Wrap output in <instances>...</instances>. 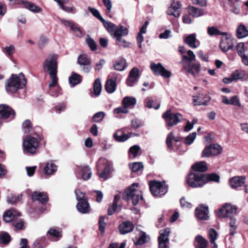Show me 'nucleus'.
Returning a JSON list of instances; mask_svg holds the SVG:
<instances>
[{"mask_svg": "<svg viewBox=\"0 0 248 248\" xmlns=\"http://www.w3.org/2000/svg\"><path fill=\"white\" fill-rule=\"evenodd\" d=\"M11 239V236L7 232H0V243L6 245L10 242Z\"/></svg>", "mask_w": 248, "mask_h": 248, "instance_id": "8fccbe9b", "label": "nucleus"}, {"mask_svg": "<svg viewBox=\"0 0 248 248\" xmlns=\"http://www.w3.org/2000/svg\"><path fill=\"white\" fill-rule=\"evenodd\" d=\"M86 42L92 50H96L97 46L93 39L88 36L86 38Z\"/></svg>", "mask_w": 248, "mask_h": 248, "instance_id": "4d7b16f0", "label": "nucleus"}, {"mask_svg": "<svg viewBox=\"0 0 248 248\" xmlns=\"http://www.w3.org/2000/svg\"><path fill=\"white\" fill-rule=\"evenodd\" d=\"M209 211L207 206L200 205L195 209L196 217L200 220H207L209 218Z\"/></svg>", "mask_w": 248, "mask_h": 248, "instance_id": "f3484780", "label": "nucleus"}, {"mask_svg": "<svg viewBox=\"0 0 248 248\" xmlns=\"http://www.w3.org/2000/svg\"><path fill=\"white\" fill-rule=\"evenodd\" d=\"M181 4L178 0H172L171 5L169 7L167 13L169 15L173 16L175 17H178L180 15V12L179 9L180 8Z\"/></svg>", "mask_w": 248, "mask_h": 248, "instance_id": "6ab92c4d", "label": "nucleus"}, {"mask_svg": "<svg viewBox=\"0 0 248 248\" xmlns=\"http://www.w3.org/2000/svg\"><path fill=\"white\" fill-rule=\"evenodd\" d=\"M16 212L13 209H10L6 212L3 215V219L4 221L7 223L10 222L12 221L14 217Z\"/></svg>", "mask_w": 248, "mask_h": 248, "instance_id": "ea45409f", "label": "nucleus"}, {"mask_svg": "<svg viewBox=\"0 0 248 248\" xmlns=\"http://www.w3.org/2000/svg\"><path fill=\"white\" fill-rule=\"evenodd\" d=\"M140 150V146L137 145H135L131 147L129 150V156L132 155H133V157L135 158L138 155Z\"/></svg>", "mask_w": 248, "mask_h": 248, "instance_id": "680f3d73", "label": "nucleus"}, {"mask_svg": "<svg viewBox=\"0 0 248 248\" xmlns=\"http://www.w3.org/2000/svg\"><path fill=\"white\" fill-rule=\"evenodd\" d=\"M13 225L17 230H21L25 229L24 221L21 219L14 221L13 222Z\"/></svg>", "mask_w": 248, "mask_h": 248, "instance_id": "0e129e2a", "label": "nucleus"}, {"mask_svg": "<svg viewBox=\"0 0 248 248\" xmlns=\"http://www.w3.org/2000/svg\"><path fill=\"white\" fill-rule=\"evenodd\" d=\"M193 101L194 105H207L211 100L210 97L207 94L199 93L193 96Z\"/></svg>", "mask_w": 248, "mask_h": 248, "instance_id": "412c9836", "label": "nucleus"}, {"mask_svg": "<svg viewBox=\"0 0 248 248\" xmlns=\"http://www.w3.org/2000/svg\"><path fill=\"white\" fill-rule=\"evenodd\" d=\"M23 145L25 150L28 153L34 154L38 147L39 142L35 138L28 136L23 140Z\"/></svg>", "mask_w": 248, "mask_h": 248, "instance_id": "9d476101", "label": "nucleus"}, {"mask_svg": "<svg viewBox=\"0 0 248 248\" xmlns=\"http://www.w3.org/2000/svg\"><path fill=\"white\" fill-rule=\"evenodd\" d=\"M136 103V99L132 97H125L123 101V105L126 108L133 107Z\"/></svg>", "mask_w": 248, "mask_h": 248, "instance_id": "58836bf2", "label": "nucleus"}, {"mask_svg": "<svg viewBox=\"0 0 248 248\" xmlns=\"http://www.w3.org/2000/svg\"><path fill=\"white\" fill-rule=\"evenodd\" d=\"M27 81L22 73L18 75H12L11 78L5 82V89L8 93H14L18 89L23 88Z\"/></svg>", "mask_w": 248, "mask_h": 248, "instance_id": "f257e3e1", "label": "nucleus"}, {"mask_svg": "<svg viewBox=\"0 0 248 248\" xmlns=\"http://www.w3.org/2000/svg\"><path fill=\"white\" fill-rule=\"evenodd\" d=\"M116 78L108 79L106 83L105 89L109 93H113L116 90Z\"/></svg>", "mask_w": 248, "mask_h": 248, "instance_id": "7c9ffc66", "label": "nucleus"}, {"mask_svg": "<svg viewBox=\"0 0 248 248\" xmlns=\"http://www.w3.org/2000/svg\"><path fill=\"white\" fill-rule=\"evenodd\" d=\"M138 186L137 183H133L123 194V198L124 200L126 201L131 200L134 205H136L140 200H142L143 198L141 191L136 189Z\"/></svg>", "mask_w": 248, "mask_h": 248, "instance_id": "f03ea898", "label": "nucleus"}, {"mask_svg": "<svg viewBox=\"0 0 248 248\" xmlns=\"http://www.w3.org/2000/svg\"><path fill=\"white\" fill-rule=\"evenodd\" d=\"M209 238L211 243L214 244V247L217 248V245L215 244V241L217 238V231L213 229H210L208 232Z\"/></svg>", "mask_w": 248, "mask_h": 248, "instance_id": "a18cd8bd", "label": "nucleus"}, {"mask_svg": "<svg viewBox=\"0 0 248 248\" xmlns=\"http://www.w3.org/2000/svg\"><path fill=\"white\" fill-rule=\"evenodd\" d=\"M105 116V113L103 111H100L94 114L92 120L93 122L98 123L101 122Z\"/></svg>", "mask_w": 248, "mask_h": 248, "instance_id": "864d4df0", "label": "nucleus"}, {"mask_svg": "<svg viewBox=\"0 0 248 248\" xmlns=\"http://www.w3.org/2000/svg\"><path fill=\"white\" fill-rule=\"evenodd\" d=\"M117 45L120 47H128L130 45V43L126 42V40L122 38L120 39L116 40Z\"/></svg>", "mask_w": 248, "mask_h": 248, "instance_id": "69168bd1", "label": "nucleus"}, {"mask_svg": "<svg viewBox=\"0 0 248 248\" xmlns=\"http://www.w3.org/2000/svg\"><path fill=\"white\" fill-rule=\"evenodd\" d=\"M150 189L153 195L155 197H161L164 195L168 191L167 186L164 183L151 181L150 184Z\"/></svg>", "mask_w": 248, "mask_h": 248, "instance_id": "423d86ee", "label": "nucleus"}, {"mask_svg": "<svg viewBox=\"0 0 248 248\" xmlns=\"http://www.w3.org/2000/svg\"><path fill=\"white\" fill-rule=\"evenodd\" d=\"M170 229L166 228L160 231V236L158 237L159 248H167L169 242V236L170 233Z\"/></svg>", "mask_w": 248, "mask_h": 248, "instance_id": "4468645a", "label": "nucleus"}, {"mask_svg": "<svg viewBox=\"0 0 248 248\" xmlns=\"http://www.w3.org/2000/svg\"><path fill=\"white\" fill-rule=\"evenodd\" d=\"M192 168L195 172H204L207 170L206 163L204 161L196 163L192 166Z\"/></svg>", "mask_w": 248, "mask_h": 248, "instance_id": "2f4dec72", "label": "nucleus"}, {"mask_svg": "<svg viewBox=\"0 0 248 248\" xmlns=\"http://www.w3.org/2000/svg\"><path fill=\"white\" fill-rule=\"evenodd\" d=\"M150 68L153 73L156 76H161L164 78H170L171 76V73L166 69L160 63H155L151 62Z\"/></svg>", "mask_w": 248, "mask_h": 248, "instance_id": "1a4fd4ad", "label": "nucleus"}, {"mask_svg": "<svg viewBox=\"0 0 248 248\" xmlns=\"http://www.w3.org/2000/svg\"><path fill=\"white\" fill-rule=\"evenodd\" d=\"M248 36V30L244 25H240L236 30V36L238 38H243Z\"/></svg>", "mask_w": 248, "mask_h": 248, "instance_id": "f704fd0d", "label": "nucleus"}, {"mask_svg": "<svg viewBox=\"0 0 248 248\" xmlns=\"http://www.w3.org/2000/svg\"><path fill=\"white\" fill-rule=\"evenodd\" d=\"M57 73H49L51 81L49 83V94L54 97H57L59 95L61 94V89L57 86L58 78L57 77Z\"/></svg>", "mask_w": 248, "mask_h": 248, "instance_id": "6e6552de", "label": "nucleus"}, {"mask_svg": "<svg viewBox=\"0 0 248 248\" xmlns=\"http://www.w3.org/2000/svg\"><path fill=\"white\" fill-rule=\"evenodd\" d=\"M208 242L201 235H198L196 237L194 241V246L196 248H206Z\"/></svg>", "mask_w": 248, "mask_h": 248, "instance_id": "c85d7f7f", "label": "nucleus"}, {"mask_svg": "<svg viewBox=\"0 0 248 248\" xmlns=\"http://www.w3.org/2000/svg\"><path fill=\"white\" fill-rule=\"evenodd\" d=\"M237 208L231 203H226L218 210L217 217L218 218L233 217L236 214Z\"/></svg>", "mask_w": 248, "mask_h": 248, "instance_id": "20e7f679", "label": "nucleus"}, {"mask_svg": "<svg viewBox=\"0 0 248 248\" xmlns=\"http://www.w3.org/2000/svg\"><path fill=\"white\" fill-rule=\"evenodd\" d=\"M32 199L33 201H38L42 203H44L47 202L48 198L46 193L34 191L32 195Z\"/></svg>", "mask_w": 248, "mask_h": 248, "instance_id": "393cba45", "label": "nucleus"}, {"mask_svg": "<svg viewBox=\"0 0 248 248\" xmlns=\"http://www.w3.org/2000/svg\"><path fill=\"white\" fill-rule=\"evenodd\" d=\"M128 111L127 108L124 106L123 107L116 108L113 110V112L115 115H118L120 113H127Z\"/></svg>", "mask_w": 248, "mask_h": 248, "instance_id": "338daca9", "label": "nucleus"}, {"mask_svg": "<svg viewBox=\"0 0 248 248\" xmlns=\"http://www.w3.org/2000/svg\"><path fill=\"white\" fill-rule=\"evenodd\" d=\"M207 31V33L209 36L222 35L224 34L223 32H221L216 27L214 26L208 27Z\"/></svg>", "mask_w": 248, "mask_h": 248, "instance_id": "09e8293b", "label": "nucleus"}, {"mask_svg": "<svg viewBox=\"0 0 248 248\" xmlns=\"http://www.w3.org/2000/svg\"><path fill=\"white\" fill-rule=\"evenodd\" d=\"M232 80H237L241 79L245 77V73L244 71H235L232 75Z\"/></svg>", "mask_w": 248, "mask_h": 248, "instance_id": "6e6d98bb", "label": "nucleus"}, {"mask_svg": "<svg viewBox=\"0 0 248 248\" xmlns=\"http://www.w3.org/2000/svg\"><path fill=\"white\" fill-rule=\"evenodd\" d=\"M204 185L209 182H218L220 180V177L218 175L215 173L203 174Z\"/></svg>", "mask_w": 248, "mask_h": 248, "instance_id": "cd10ccee", "label": "nucleus"}, {"mask_svg": "<svg viewBox=\"0 0 248 248\" xmlns=\"http://www.w3.org/2000/svg\"><path fill=\"white\" fill-rule=\"evenodd\" d=\"M139 78V70L137 67H134L130 71L126 83L128 86L132 87L136 83Z\"/></svg>", "mask_w": 248, "mask_h": 248, "instance_id": "aec40b11", "label": "nucleus"}, {"mask_svg": "<svg viewBox=\"0 0 248 248\" xmlns=\"http://www.w3.org/2000/svg\"><path fill=\"white\" fill-rule=\"evenodd\" d=\"M102 90V85L99 78H97L93 85V92L96 96H98Z\"/></svg>", "mask_w": 248, "mask_h": 248, "instance_id": "49530a36", "label": "nucleus"}, {"mask_svg": "<svg viewBox=\"0 0 248 248\" xmlns=\"http://www.w3.org/2000/svg\"><path fill=\"white\" fill-rule=\"evenodd\" d=\"M61 23L66 27H69L73 32L74 35L78 37H81L82 36V32L80 29L78 27V24L71 20H66L64 19H60Z\"/></svg>", "mask_w": 248, "mask_h": 248, "instance_id": "f8f14e48", "label": "nucleus"}, {"mask_svg": "<svg viewBox=\"0 0 248 248\" xmlns=\"http://www.w3.org/2000/svg\"><path fill=\"white\" fill-rule=\"evenodd\" d=\"M75 193L76 196L77 200L78 201L81 200H86L85 199V193L81 192L80 189H76L75 191Z\"/></svg>", "mask_w": 248, "mask_h": 248, "instance_id": "774afa93", "label": "nucleus"}, {"mask_svg": "<svg viewBox=\"0 0 248 248\" xmlns=\"http://www.w3.org/2000/svg\"><path fill=\"white\" fill-rule=\"evenodd\" d=\"M128 33V29L123 26H120L117 27L116 30L113 33L112 37L116 40L120 39L122 36H126Z\"/></svg>", "mask_w": 248, "mask_h": 248, "instance_id": "5701e85b", "label": "nucleus"}, {"mask_svg": "<svg viewBox=\"0 0 248 248\" xmlns=\"http://www.w3.org/2000/svg\"><path fill=\"white\" fill-rule=\"evenodd\" d=\"M196 35L194 33L191 34L187 36L185 39V43L187 44L189 47L191 48H197V46L196 45Z\"/></svg>", "mask_w": 248, "mask_h": 248, "instance_id": "e433bc0d", "label": "nucleus"}, {"mask_svg": "<svg viewBox=\"0 0 248 248\" xmlns=\"http://www.w3.org/2000/svg\"><path fill=\"white\" fill-rule=\"evenodd\" d=\"M48 233L51 235L56 238H59L62 236V231L59 229L54 228L50 229Z\"/></svg>", "mask_w": 248, "mask_h": 248, "instance_id": "e2e57ef3", "label": "nucleus"}, {"mask_svg": "<svg viewBox=\"0 0 248 248\" xmlns=\"http://www.w3.org/2000/svg\"><path fill=\"white\" fill-rule=\"evenodd\" d=\"M101 164H104L105 167L100 174V177L104 179H107L111 171V164L106 159L100 158L96 164L97 170L99 169Z\"/></svg>", "mask_w": 248, "mask_h": 248, "instance_id": "ddd939ff", "label": "nucleus"}, {"mask_svg": "<svg viewBox=\"0 0 248 248\" xmlns=\"http://www.w3.org/2000/svg\"><path fill=\"white\" fill-rule=\"evenodd\" d=\"M197 136V133L195 132H192L188 136L186 137L185 143L186 145H190L193 143Z\"/></svg>", "mask_w": 248, "mask_h": 248, "instance_id": "13d9d810", "label": "nucleus"}, {"mask_svg": "<svg viewBox=\"0 0 248 248\" xmlns=\"http://www.w3.org/2000/svg\"><path fill=\"white\" fill-rule=\"evenodd\" d=\"M78 62L85 73L89 72L92 69L91 62L85 55H80L78 56Z\"/></svg>", "mask_w": 248, "mask_h": 248, "instance_id": "2eb2a0df", "label": "nucleus"}, {"mask_svg": "<svg viewBox=\"0 0 248 248\" xmlns=\"http://www.w3.org/2000/svg\"><path fill=\"white\" fill-rule=\"evenodd\" d=\"M77 208L82 214H87L90 212V205L86 200H81L78 202Z\"/></svg>", "mask_w": 248, "mask_h": 248, "instance_id": "b1692460", "label": "nucleus"}, {"mask_svg": "<svg viewBox=\"0 0 248 248\" xmlns=\"http://www.w3.org/2000/svg\"><path fill=\"white\" fill-rule=\"evenodd\" d=\"M186 182L188 185L192 187H199L204 186L202 173L192 172L188 174Z\"/></svg>", "mask_w": 248, "mask_h": 248, "instance_id": "39448f33", "label": "nucleus"}, {"mask_svg": "<svg viewBox=\"0 0 248 248\" xmlns=\"http://www.w3.org/2000/svg\"><path fill=\"white\" fill-rule=\"evenodd\" d=\"M126 61L124 59H122L120 60L116 61L114 64V68L115 70L117 71H123L126 66Z\"/></svg>", "mask_w": 248, "mask_h": 248, "instance_id": "37998d69", "label": "nucleus"}, {"mask_svg": "<svg viewBox=\"0 0 248 248\" xmlns=\"http://www.w3.org/2000/svg\"><path fill=\"white\" fill-rule=\"evenodd\" d=\"M81 81V76L77 74H73L71 77L69 78V83L75 86Z\"/></svg>", "mask_w": 248, "mask_h": 248, "instance_id": "de8ad7c7", "label": "nucleus"}, {"mask_svg": "<svg viewBox=\"0 0 248 248\" xmlns=\"http://www.w3.org/2000/svg\"><path fill=\"white\" fill-rule=\"evenodd\" d=\"M187 55H182V59L180 62L183 65L185 63V62H190L195 60V55L192 50H188L187 51Z\"/></svg>", "mask_w": 248, "mask_h": 248, "instance_id": "c9c22d12", "label": "nucleus"}, {"mask_svg": "<svg viewBox=\"0 0 248 248\" xmlns=\"http://www.w3.org/2000/svg\"><path fill=\"white\" fill-rule=\"evenodd\" d=\"M22 129L25 133H28L32 129L31 122L29 120H26L22 124Z\"/></svg>", "mask_w": 248, "mask_h": 248, "instance_id": "5fc2aeb1", "label": "nucleus"}, {"mask_svg": "<svg viewBox=\"0 0 248 248\" xmlns=\"http://www.w3.org/2000/svg\"><path fill=\"white\" fill-rule=\"evenodd\" d=\"M162 117L165 120L167 125L170 127L176 125L181 121L182 119L181 114L172 113L171 112L170 109L166 111L163 114Z\"/></svg>", "mask_w": 248, "mask_h": 248, "instance_id": "0eeeda50", "label": "nucleus"}, {"mask_svg": "<svg viewBox=\"0 0 248 248\" xmlns=\"http://www.w3.org/2000/svg\"><path fill=\"white\" fill-rule=\"evenodd\" d=\"M246 177L245 176H236L231 178L229 182L230 186L232 188L242 186L246 182Z\"/></svg>", "mask_w": 248, "mask_h": 248, "instance_id": "4be33fe9", "label": "nucleus"}, {"mask_svg": "<svg viewBox=\"0 0 248 248\" xmlns=\"http://www.w3.org/2000/svg\"><path fill=\"white\" fill-rule=\"evenodd\" d=\"M57 167L52 161L46 163L44 169V172L46 175H52L57 170Z\"/></svg>", "mask_w": 248, "mask_h": 248, "instance_id": "bb28decb", "label": "nucleus"}, {"mask_svg": "<svg viewBox=\"0 0 248 248\" xmlns=\"http://www.w3.org/2000/svg\"><path fill=\"white\" fill-rule=\"evenodd\" d=\"M130 168L133 172H139L143 169V165L141 162H135L130 165Z\"/></svg>", "mask_w": 248, "mask_h": 248, "instance_id": "3c124183", "label": "nucleus"}, {"mask_svg": "<svg viewBox=\"0 0 248 248\" xmlns=\"http://www.w3.org/2000/svg\"><path fill=\"white\" fill-rule=\"evenodd\" d=\"M134 228L133 224L130 221H124L119 226L120 233L124 234L131 232Z\"/></svg>", "mask_w": 248, "mask_h": 248, "instance_id": "a878e982", "label": "nucleus"}, {"mask_svg": "<svg viewBox=\"0 0 248 248\" xmlns=\"http://www.w3.org/2000/svg\"><path fill=\"white\" fill-rule=\"evenodd\" d=\"M189 15L194 17L201 16L204 15V10L202 9L198 8L192 6L188 7Z\"/></svg>", "mask_w": 248, "mask_h": 248, "instance_id": "c756f323", "label": "nucleus"}, {"mask_svg": "<svg viewBox=\"0 0 248 248\" xmlns=\"http://www.w3.org/2000/svg\"><path fill=\"white\" fill-rule=\"evenodd\" d=\"M230 105L238 107H241L242 106L238 96L233 95L230 98Z\"/></svg>", "mask_w": 248, "mask_h": 248, "instance_id": "bf43d9fd", "label": "nucleus"}, {"mask_svg": "<svg viewBox=\"0 0 248 248\" xmlns=\"http://www.w3.org/2000/svg\"><path fill=\"white\" fill-rule=\"evenodd\" d=\"M88 10L90 11V12L93 14V15L95 16L96 18L100 20L101 22L104 21V18L102 17V16H101L99 12L97 9L91 7H89Z\"/></svg>", "mask_w": 248, "mask_h": 248, "instance_id": "052dcab7", "label": "nucleus"}, {"mask_svg": "<svg viewBox=\"0 0 248 248\" xmlns=\"http://www.w3.org/2000/svg\"><path fill=\"white\" fill-rule=\"evenodd\" d=\"M58 58L56 54L48 55L43 63L44 70L48 74L57 73Z\"/></svg>", "mask_w": 248, "mask_h": 248, "instance_id": "7ed1b4c3", "label": "nucleus"}, {"mask_svg": "<svg viewBox=\"0 0 248 248\" xmlns=\"http://www.w3.org/2000/svg\"><path fill=\"white\" fill-rule=\"evenodd\" d=\"M222 147L217 144H211L207 146L202 152V156L208 157L212 155H217L221 153Z\"/></svg>", "mask_w": 248, "mask_h": 248, "instance_id": "9b49d317", "label": "nucleus"}, {"mask_svg": "<svg viewBox=\"0 0 248 248\" xmlns=\"http://www.w3.org/2000/svg\"><path fill=\"white\" fill-rule=\"evenodd\" d=\"M229 233L231 235H233L236 231L237 226L236 225V219L235 217H231L229 224Z\"/></svg>", "mask_w": 248, "mask_h": 248, "instance_id": "a19ab883", "label": "nucleus"}, {"mask_svg": "<svg viewBox=\"0 0 248 248\" xmlns=\"http://www.w3.org/2000/svg\"><path fill=\"white\" fill-rule=\"evenodd\" d=\"M15 116V112L12 108L5 105H0V118L12 120Z\"/></svg>", "mask_w": 248, "mask_h": 248, "instance_id": "dca6fc26", "label": "nucleus"}, {"mask_svg": "<svg viewBox=\"0 0 248 248\" xmlns=\"http://www.w3.org/2000/svg\"><path fill=\"white\" fill-rule=\"evenodd\" d=\"M102 22L107 31L112 35L117 27L113 23L107 22L105 19H104V21H102Z\"/></svg>", "mask_w": 248, "mask_h": 248, "instance_id": "79ce46f5", "label": "nucleus"}, {"mask_svg": "<svg viewBox=\"0 0 248 248\" xmlns=\"http://www.w3.org/2000/svg\"><path fill=\"white\" fill-rule=\"evenodd\" d=\"M113 137L116 140L120 142L124 141L128 139L127 135L124 133L122 130H117L114 134Z\"/></svg>", "mask_w": 248, "mask_h": 248, "instance_id": "4c0bfd02", "label": "nucleus"}, {"mask_svg": "<svg viewBox=\"0 0 248 248\" xmlns=\"http://www.w3.org/2000/svg\"><path fill=\"white\" fill-rule=\"evenodd\" d=\"M160 103L155 101L150 97H147L144 101V106L149 108H154L155 109H158L160 108Z\"/></svg>", "mask_w": 248, "mask_h": 248, "instance_id": "72a5a7b5", "label": "nucleus"}, {"mask_svg": "<svg viewBox=\"0 0 248 248\" xmlns=\"http://www.w3.org/2000/svg\"><path fill=\"white\" fill-rule=\"evenodd\" d=\"M82 176L84 180L89 179L92 176L91 169L89 166H84L82 168Z\"/></svg>", "mask_w": 248, "mask_h": 248, "instance_id": "c03bdc74", "label": "nucleus"}, {"mask_svg": "<svg viewBox=\"0 0 248 248\" xmlns=\"http://www.w3.org/2000/svg\"><path fill=\"white\" fill-rule=\"evenodd\" d=\"M184 69L186 70L187 75L195 76V73H198L201 70L200 64L199 63H195L191 64L190 62H185L183 64Z\"/></svg>", "mask_w": 248, "mask_h": 248, "instance_id": "a211bd4d", "label": "nucleus"}, {"mask_svg": "<svg viewBox=\"0 0 248 248\" xmlns=\"http://www.w3.org/2000/svg\"><path fill=\"white\" fill-rule=\"evenodd\" d=\"M233 47L232 44H230L227 40H222L220 44V49L223 52H227Z\"/></svg>", "mask_w": 248, "mask_h": 248, "instance_id": "603ef678", "label": "nucleus"}, {"mask_svg": "<svg viewBox=\"0 0 248 248\" xmlns=\"http://www.w3.org/2000/svg\"><path fill=\"white\" fill-rule=\"evenodd\" d=\"M22 3L24 4L25 7L30 11L35 13H38L41 11V9L31 2L27 1L26 0H22Z\"/></svg>", "mask_w": 248, "mask_h": 248, "instance_id": "473e14b6", "label": "nucleus"}]
</instances>
